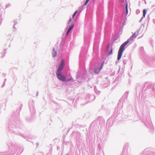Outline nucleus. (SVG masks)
<instances>
[{
	"instance_id": "nucleus-7",
	"label": "nucleus",
	"mask_w": 155,
	"mask_h": 155,
	"mask_svg": "<svg viewBox=\"0 0 155 155\" xmlns=\"http://www.w3.org/2000/svg\"><path fill=\"white\" fill-rule=\"evenodd\" d=\"M104 62L101 64L100 67V68L99 69V70H100L103 68L104 65Z\"/></svg>"
},
{
	"instance_id": "nucleus-11",
	"label": "nucleus",
	"mask_w": 155,
	"mask_h": 155,
	"mask_svg": "<svg viewBox=\"0 0 155 155\" xmlns=\"http://www.w3.org/2000/svg\"><path fill=\"white\" fill-rule=\"evenodd\" d=\"M89 1V0H86V1L85 2V3L84 4V5H87V3Z\"/></svg>"
},
{
	"instance_id": "nucleus-6",
	"label": "nucleus",
	"mask_w": 155,
	"mask_h": 155,
	"mask_svg": "<svg viewBox=\"0 0 155 155\" xmlns=\"http://www.w3.org/2000/svg\"><path fill=\"white\" fill-rule=\"evenodd\" d=\"M53 50L54 51L53 53V55L54 57H55L57 55V52H56L55 51L54 49H53Z\"/></svg>"
},
{
	"instance_id": "nucleus-1",
	"label": "nucleus",
	"mask_w": 155,
	"mask_h": 155,
	"mask_svg": "<svg viewBox=\"0 0 155 155\" xmlns=\"http://www.w3.org/2000/svg\"><path fill=\"white\" fill-rule=\"evenodd\" d=\"M64 61L62 60L56 72L58 78L59 80L63 81H66V78L65 76L61 74V72L64 66Z\"/></svg>"
},
{
	"instance_id": "nucleus-9",
	"label": "nucleus",
	"mask_w": 155,
	"mask_h": 155,
	"mask_svg": "<svg viewBox=\"0 0 155 155\" xmlns=\"http://www.w3.org/2000/svg\"><path fill=\"white\" fill-rule=\"evenodd\" d=\"M112 49H111L110 51L108 52V54L109 55L111 54L112 53Z\"/></svg>"
},
{
	"instance_id": "nucleus-3",
	"label": "nucleus",
	"mask_w": 155,
	"mask_h": 155,
	"mask_svg": "<svg viewBox=\"0 0 155 155\" xmlns=\"http://www.w3.org/2000/svg\"><path fill=\"white\" fill-rule=\"evenodd\" d=\"M74 27V24H73L71 27H70L68 29L67 32L66 33V35H68V34L70 31Z\"/></svg>"
},
{
	"instance_id": "nucleus-13",
	"label": "nucleus",
	"mask_w": 155,
	"mask_h": 155,
	"mask_svg": "<svg viewBox=\"0 0 155 155\" xmlns=\"http://www.w3.org/2000/svg\"><path fill=\"white\" fill-rule=\"evenodd\" d=\"M121 2H125V0H119Z\"/></svg>"
},
{
	"instance_id": "nucleus-2",
	"label": "nucleus",
	"mask_w": 155,
	"mask_h": 155,
	"mask_svg": "<svg viewBox=\"0 0 155 155\" xmlns=\"http://www.w3.org/2000/svg\"><path fill=\"white\" fill-rule=\"evenodd\" d=\"M136 37L135 34H133L128 40L124 42L120 46L119 50L117 59L119 60L121 58L123 53L125 49V46L130 41L134 39Z\"/></svg>"
},
{
	"instance_id": "nucleus-14",
	"label": "nucleus",
	"mask_w": 155,
	"mask_h": 155,
	"mask_svg": "<svg viewBox=\"0 0 155 155\" xmlns=\"http://www.w3.org/2000/svg\"><path fill=\"white\" fill-rule=\"evenodd\" d=\"M71 18H70V20H69V21H68V24H70V22H71Z\"/></svg>"
},
{
	"instance_id": "nucleus-10",
	"label": "nucleus",
	"mask_w": 155,
	"mask_h": 155,
	"mask_svg": "<svg viewBox=\"0 0 155 155\" xmlns=\"http://www.w3.org/2000/svg\"><path fill=\"white\" fill-rule=\"evenodd\" d=\"M99 70L98 71L97 70H94V72L95 73V74H97L99 73Z\"/></svg>"
},
{
	"instance_id": "nucleus-8",
	"label": "nucleus",
	"mask_w": 155,
	"mask_h": 155,
	"mask_svg": "<svg viewBox=\"0 0 155 155\" xmlns=\"http://www.w3.org/2000/svg\"><path fill=\"white\" fill-rule=\"evenodd\" d=\"M78 11H76L74 13V14L73 15V18H74V16H75V15H76V14H77V13Z\"/></svg>"
},
{
	"instance_id": "nucleus-4",
	"label": "nucleus",
	"mask_w": 155,
	"mask_h": 155,
	"mask_svg": "<svg viewBox=\"0 0 155 155\" xmlns=\"http://www.w3.org/2000/svg\"><path fill=\"white\" fill-rule=\"evenodd\" d=\"M147 13V11L145 9H143V17L144 18Z\"/></svg>"
},
{
	"instance_id": "nucleus-12",
	"label": "nucleus",
	"mask_w": 155,
	"mask_h": 155,
	"mask_svg": "<svg viewBox=\"0 0 155 155\" xmlns=\"http://www.w3.org/2000/svg\"><path fill=\"white\" fill-rule=\"evenodd\" d=\"M72 78H70V79H68V80H66V81H70L71 80H72Z\"/></svg>"
},
{
	"instance_id": "nucleus-5",
	"label": "nucleus",
	"mask_w": 155,
	"mask_h": 155,
	"mask_svg": "<svg viewBox=\"0 0 155 155\" xmlns=\"http://www.w3.org/2000/svg\"><path fill=\"white\" fill-rule=\"evenodd\" d=\"M126 15H127L128 13V5H127V3H126Z\"/></svg>"
}]
</instances>
